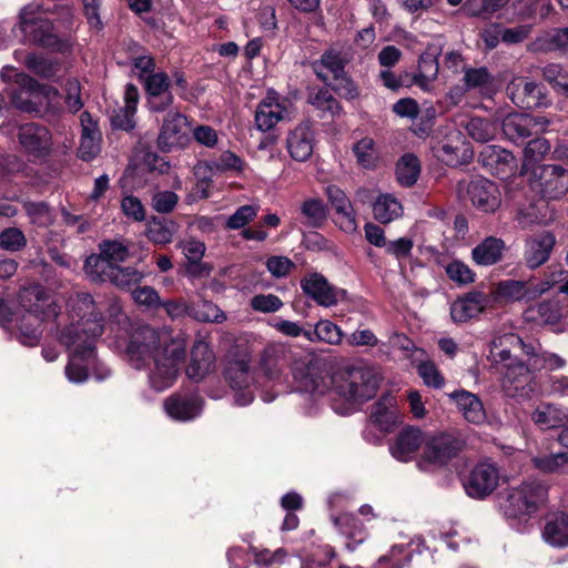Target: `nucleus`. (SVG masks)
Returning <instances> with one entry per match:
<instances>
[{"label":"nucleus","mask_w":568,"mask_h":568,"mask_svg":"<svg viewBox=\"0 0 568 568\" xmlns=\"http://www.w3.org/2000/svg\"><path fill=\"white\" fill-rule=\"evenodd\" d=\"M185 349V343L171 331L141 325L130 336L126 357L132 367L148 369L151 388L164 392L176 382Z\"/></svg>","instance_id":"1"},{"label":"nucleus","mask_w":568,"mask_h":568,"mask_svg":"<svg viewBox=\"0 0 568 568\" xmlns=\"http://www.w3.org/2000/svg\"><path fill=\"white\" fill-rule=\"evenodd\" d=\"M69 308L72 323L60 333V341L70 352L65 375L72 383H82L97 363L94 343L103 333V317L88 293L71 296Z\"/></svg>","instance_id":"2"},{"label":"nucleus","mask_w":568,"mask_h":568,"mask_svg":"<svg viewBox=\"0 0 568 568\" xmlns=\"http://www.w3.org/2000/svg\"><path fill=\"white\" fill-rule=\"evenodd\" d=\"M525 343L518 335L506 333L493 338L487 359L490 367L500 375L501 386L509 396L527 395L532 390L534 376L527 359L518 358L520 351L526 356Z\"/></svg>","instance_id":"3"},{"label":"nucleus","mask_w":568,"mask_h":568,"mask_svg":"<svg viewBox=\"0 0 568 568\" xmlns=\"http://www.w3.org/2000/svg\"><path fill=\"white\" fill-rule=\"evenodd\" d=\"M18 303L27 315L19 325L18 341L26 346H36L41 339L42 322L57 318L59 306L51 293L39 284L23 287L19 292Z\"/></svg>","instance_id":"4"},{"label":"nucleus","mask_w":568,"mask_h":568,"mask_svg":"<svg viewBox=\"0 0 568 568\" xmlns=\"http://www.w3.org/2000/svg\"><path fill=\"white\" fill-rule=\"evenodd\" d=\"M378 387V377L373 368L352 367L336 372L332 377V395L339 397L344 405L333 408L342 415L352 412L354 405L371 399Z\"/></svg>","instance_id":"5"},{"label":"nucleus","mask_w":568,"mask_h":568,"mask_svg":"<svg viewBox=\"0 0 568 568\" xmlns=\"http://www.w3.org/2000/svg\"><path fill=\"white\" fill-rule=\"evenodd\" d=\"M548 499L547 481L531 477L508 489L501 509L508 518L526 519L546 507Z\"/></svg>","instance_id":"6"},{"label":"nucleus","mask_w":568,"mask_h":568,"mask_svg":"<svg viewBox=\"0 0 568 568\" xmlns=\"http://www.w3.org/2000/svg\"><path fill=\"white\" fill-rule=\"evenodd\" d=\"M48 12L49 7L32 2L21 9L19 27L30 42L55 51H67L70 43L58 37L53 23L44 17Z\"/></svg>","instance_id":"7"},{"label":"nucleus","mask_w":568,"mask_h":568,"mask_svg":"<svg viewBox=\"0 0 568 568\" xmlns=\"http://www.w3.org/2000/svg\"><path fill=\"white\" fill-rule=\"evenodd\" d=\"M0 78L4 81L14 80L20 87V91L11 93V103L19 110L29 113H40L43 104L42 100L50 103L58 97V91L48 85L36 82L24 73H19L14 68L6 65L0 72Z\"/></svg>","instance_id":"8"},{"label":"nucleus","mask_w":568,"mask_h":568,"mask_svg":"<svg viewBox=\"0 0 568 568\" xmlns=\"http://www.w3.org/2000/svg\"><path fill=\"white\" fill-rule=\"evenodd\" d=\"M187 118L176 110H169L163 116L158 135V146L163 152L184 149L189 145Z\"/></svg>","instance_id":"9"},{"label":"nucleus","mask_w":568,"mask_h":568,"mask_svg":"<svg viewBox=\"0 0 568 568\" xmlns=\"http://www.w3.org/2000/svg\"><path fill=\"white\" fill-rule=\"evenodd\" d=\"M460 448V440L452 434H426L423 457L417 464L418 468L428 470V465L442 466L456 456Z\"/></svg>","instance_id":"10"},{"label":"nucleus","mask_w":568,"mask_h":568,"mask_svg":"<svg viewBox=\"0 0 568 568\" xmlns=\"http://www.w3.org/2000/svg\"><path fill=\"white\" fill-rule=\"evenodd\" d=\"M457 192L459 196H466L474 206L486 213L496 211L500 205L497 186L484 178H476L468 183L460 182Z\"/></svg>","instance_id":"11"},{"label":"nucleus","mask_w":568,"mask_h":568,"mask_svg":"<svg viewBox=\"0 0 568 568\" xmlns=\"http://www.w3.org/2000/svg\"><path fill=\"white\" fill-rule=\"evenodd\" d=\"M129 256L128 248L119 242H104L100 245V254L91 255L84 262V271L91 281L101 278L106 270L124 262Z\"/></svg>","instance_id":"12"},{"label":"nucleus","mask_w":568,"mask_h":568,"mask_svg":"<svg viewBox=\"0 0 568 568\" xmlns=\"http://www.w3.org/2000/svg\"><path fill=\"white\" fill-rule=\"evenodd\" d=\"M148 97V105L152 112H163L173 104V95L170 91L172 80L163 71H156L141 81Z\"/></svg>","instance_id":"13"},{"label":"nucleus","mask_w":568,"mask_h":568,"mask_svg":"<svg viewBox=\"0 0 568 568\" xmlns=\"http://www.w3.org/2000/svg\"><path fill=\"white\" fill-rule=\"evenodd\" d=\"M549 121L544 116H532L526 113L508 114L501 122L504 134L511 141L518 142L531 134L545 131Z\"/></svg>","instance_id":"14"},{"label":"nucleus","mask_w":568,"mask_h":568,"mask_svg":"<svg viewBox=\"0 0 568 568\" xmlns=\"http://www.w3.org/2000/svg\"><path fill=\"white\" fill-rule=\"evenodd\" d=\"M18 138L22 148L34 158H47L53 150V140L50 131L37 123L22 125Z\"/></svg>","instance_id":"15"},{"label":"nucleus","mask_w":568,"mask_h":568,"mask_svg":"<svg viewBox=\"0 0 568 568\" xmlns=\"http://www.w3.org/2000/svg\"><path fill=\"white\" fill-rule=\"evenodd\" d=\"M225 378L235 392L237 405L245 406L252 403L254 398V390L252 388L254 377L250 372L247 362L241 359L230 363L225 371Z\"/></svg>","instance_id":"16"},{"label":"nucleus","mask_w":568,"mask_h":568,"mask_svg":"<svg viewBox=\"0 0 568 568\" xmlns=\"http://www.w3.org/2000/svg\"><path fill=\"white\" fill-rule=\"evenodd\" d=\"M499 471L495 464L484 462L478 464L470 473L465 489L473 498H484L490 495L498 486Z\"/></svg>","instance_id":"17"},{"label":"nucleus","mask_w":568,"mask_h":568,"mask_svg":"<svg viewBox=\"0 0 568 568\" xmlns=\"http://www.w3.org/2000/svg\"><path fill=\"white\" fill-rule=\"evenodd\" d=\"M556 245V236L542 231L525 241L524 261L529 270H536L548 262Z\"/></svg>","instance_id":"18"},{"label":"nucleus","mask_w":568,"mask_h":568,"mask_svg":"<svg viewBox=\"0 0 568 568\" xmlns=\"http://www.w3.org/2000/svg\"><path fill=\"white\" fill-rule=\"evenodd\" d=\"M426 434L415 427H406L389 445L390 455L398 462L412 460L422 446H425Z\"/></svg>","instance_id":"19"},{"label":"nucleus","mask_w":568,"mask_h":568,"mask_svg":"<svg viewBox=\"0 0 568 568\" xmlns=\"http://www.w3.org/2000/svg\"><path fill=\"white\" fill-rule=\"evenodd\" d=\"M301 285L306 295L325 307L335 305L345 296V291L332 286L321 274L315 273L306 276Z\"/></svg>","instance_id":"20"},{"label":"nucleus","mask_w":568,"mask_h":568,"mask_svg":"<svg viewBox=\"0 0 568 568\" xmlns=\"http://www.w3.org/2000/svg\"><path fill=\"white\" fill-rule=\"evenodd\" d=\"M202 398L194 393H175L168 397L164 403L165 413L173 419L187 422L200 415L202 410Z\"/></svg>","instance_id":"21"},{"label":"nucleus","mask_w":568,"mask_h":568,"mask_svg":"<svg viewBox=\"0 0 568 568\" xmlns=\"http://www.w3.org/2000/svg\"><path fill=\"white\" fill-rule=\"evenodd\" d=\"M495 295L506 303L531 302L538 298L534 278L500 281L496 285Z\"/></svg>","instance_id":"22"},{"label":"nucleus","mask_w":568,"mask_h":568,"mask_svg":"<svg viewBox=\"0 0 568 568\" xmlns=\"http://www.w3.org/2000/svg\"><path fill=\"white\" fill-rule=\"evenodd\" d=\"M479 161L491 174L505 178L516 170L515 156L498 145H486L479 154Z\"/></svg>","instance_id":"23"},{"label":"nucleus","mask_w":568,"mask_h":568,"mask_svg":"<svg viewBox=\"0 0 568 568\" xmlns=\"http://www.w3.org/2000/svg\"><path fill=\"white\" fill-rule=\"evenodd\" d=\"M510 100L521 109H534L542 105L541 89L532 81L518 77L507 85Z\"/></svg>","instance_id":"24"},{"label":"nucleus","mask_w":568,"mask_h":568,"mask_svg":"<svg viewBox=\"0 0 568 568\" xmlns=\"http://www.w3.org/2000/svg\"><path fill=\"white\" fill-rule=\"evenodd\" d=\"M541 192L545 196L556 199L568 191V172L559 165H544L539 169Z\"/></svg>","instance_id":"25"},{"label":"nucleus","mask_w":568,"mask_h":568,"mask_svg":"<svg viewBox=\"0 0 568 568\" xmlns=\"http://www.w3.org/2000/svg\"><path fill=\"white\" fill-rule=\"evenodd\" d=\"M215 356L205 342H196L191 352V361L186 367L189 378L200 382L214 369Z\"/></svg>","instance_id":"26"},{"label":"nucleus","mask_w":568,"mask_h":568,"mask_svg":"<svg viewBox=\"0 0 568 568\" xmlns=\"http://www.w3.org/2000/svg\"><path fill=\"white\" fill-rule=\"evenodd\" d=\"M290 155L296 161H306L311 158L314 149V132L308 123L296 126L287 136L286 141Z\"/></svg>","instance_id":"27"},{"label":"nucleus","mask_w":568,"mask_h":568,"mask_svg":"<svg viewBox=\"0 0 568 568\" xmlns=\"http://www.w3.org/2000/svg\"><path fill=\"white\" fill-rule=\"evenodd\" d=\"M286 108L274 94H268L257 106L255 112V124L260 131L272 130L285 118Z\"/></svg>","instance_id":"28"},{"label":"nucleus","mask_w":568,"mask_h":568,"mask_svg":"<svg viewBox=\"0 0 568 568\" xmlns=\"http://www.w3.org/2000/svg\"><path fill=\"white\" fill-rule=\"evenodd\" d=\"M487 305L486 296L480 292H473L452 304L450 315L454 322L465 323L480 314Z\"/></svg>","instance_id":"29"},{"label":"nucleus","mask_w":568,"mask_h":568,"mask_svg":"<svg viewBox=\"0 0 568 568\" xmlns=\"http://www.w3.org/2000/svg\"><path fill=\"white\" fill-rule=\"evenodd\" d=\"M284 354L285 347L281 344H270L264 348L260 359V372L266 382H281Z\"/></svg>","instance_id":"30"},{"label":"nucleus","mask_w":568,"mask_h":568,"mask_svg":"<svg viewBox=\"0 0 568 568\" xmlns=\"http://www.w3.org/2000/svg\"><path fill=\"white\" fill-rule=\"evenodd\" d=\"M505 250L504 240L488 236L471 250V258L479 266H490L503 260Z\"/></svg>","instance_id":"31"},{"label":"nucleus","mask_w":568,"mask_h":568,"mask_svg":"<svg viewBox=\"0 0 568 568\" xmlns=\"http://www.w3.org/2000/svg\"><path fill=\"white\" fill-rule=\"evenodd\" d=\"M526 357L532 376L536 371H555L566 365L565 358L558 354L541 349L540 345L536 343H528L526 346Z\"/></svg>","instance_id":"32"},{"label":"nucleus","mask_w":568,"mask_h":568,"mask_svg":"<svg viewBox=\"0 0 568 568\" xmlns=\"http://www.w3.org/2000/svg\"><path fill=\"white\" fill-rule=\"evenodd\" d=\"M531 420L540 429L547 430L564 426L568 422V414L557 405L541 403L532 410Z\"/></svg>","instance_id":"33"},{"label":"nucleus","mask_w":568,"mask_h":568,"mask_svg":"<svg viewBox=\"0 0 568 568\" xmlns=\"http://www.w3.org/2000/svg\"><path fill=\"white\" fill-rule=\"evenodd\" d=\"M545 542L556 548L568 546V516L564 513L551 515L542 529Z\"/></svg>","instance_id":"34"},{"label":"nucleus","mask_w":568,"mask_h":568,"mask_svg":"<svg viewBox=\"0 0 568 568\" xmlns=\"http://www.w3.org/2000/svg\"><path fill=\"white\" fill-rule=\"evenodd\" d=\"M333 523L346 538V546L351 550L367 538V531L363 524L351 514H341L333 518Z\"/></svg>","instance_id":"35"},{"label":"nucleus","mask_w":568,"mask_h":568,"mask_svg":"<svg viewBox=\"0 0 568 568\" xmlns=\"http://www.w3.org/2000/svg\"><path fill=\"white\" fill-rule=\"evenodd\" d=\"M531 465L542 474H568V452L546 453L538 452L531 457Z\"/></svg>","instance_id":"36"},{"label":"nucleus","mask_w":568,"mask_h":568,"mask_svg":"<svg viewBox=\"0 0 568 568\" xmlns=\"http://www.w3.org/2000/svg\"><path fill=\"white\" fill-rule=\"evenodd\" d=\"M464 418L473 424H481L486 419L480 399L466 390H458L450 394Z\"/></svg>","instance_id":"37"},{"label":"nucleus","mask_w":568,"mask_h":568,"mask_svg":"<svg viewBox=\"0 0 568 568\" xmlns=\"http://www.w3.org/2000/svg\"><path fill=\"white\" fill-rule=\"evenodd\" d=\"M369 417L382 430H388L398 418L395 397L390 394L382 396L372 406Z\"/></svg>","instance_id":"38"},{"label":"nucleus","mask_w":568,"mask_h":568,"mask_svg":"<svg viewBox=\"0 0 568 568\" xmlns=\"http://www.w3.org/2000/svg\"><path fill=\"white\" fill-rule=\"evenodd\" d=\"M560 300L551 298L528 307L524 316L527 321L545 325H557L560 322Z\"/></svg>","instance_id":"39"},{"label":"nucleus","mask_w":568,"mask_h":568,"mask_svg":"<svg viewBox=\"0 0 568 568\" xmlns=\"http://www.w3.org/2000/svg\"><path fill=\"white\" fill-rule=\"evenodd\" d=\"M139 102V91L134 84H126L124 92V106L112 116L114 126L131 130L134 126V114Z\"/></svg>","instance_id":"40"},{"label":"nucleus","mask_w":568,"mask_h":568,"mask_svg":"<svg viewBox=\"0 0 568 568\" xmlns=\"http://www.w3.org/2000/svg\"><path fill=\"white\" fill-rule=\"evenodd\" d=\"M435 153L442 162L450 166L459 165L470 158L467 145L459 139L439 142Z\"/></svg>","instance_id":"41"},{"label":"nucleus","mask_w":568,"mask_h":568,"mask_svg":"<svg viewBox=\"0 0 568 568\" xmlns=\"http://www.w3.org/2000/svg\"><path fill=\"white\" fill-rule=\"evenodd\" d=\"M345 59L334 49L326 51L320 61L314 62L313 68L317 77L328 81L344 72Z\"/></svg>","instance_id":"42"},{"label":"nucleus","mask_w":568,"mask_h":568,"mask_svg":"<svg viewBox=\"0 0 568 568\" xmlns=\"http://www.w3.org/2000/svg\"><path fill=\"white\" fill-rule=\"evenodd\" d=\"M143 274L132 266H120L116 265L105 271V274H101V278H97L95 282L109 281L121 288H128L141 282Z\"/></svg>","instance_id":"43"},{"label":"nucleus","mask_w":568,"mask_h":568,"mask_svg":"<svg viewBox=\"0 0 568 568\" xmlns=\"http://www.w3.org/2000/svg\"><path fill=\"white\" fill-rule=\"evenodd\" d=\"M294 381L300 392L324 394L326 384L320 372L313 366L298 368L294 372Z\"/></svg>","instance_id":"44"},{"label":"nucleus","mask_w":568,"mask_h":568,"mask_svg":"<svg viewBox=\"0 0 568 568\" xmlns=\"http://www.w3.org/2000/svg\"><path fill=\"white\" fill-rule=\"evenodd\" d=\"M23 317H27L19 303L4 297L0 298V326L4 331H14L16 338L19 335V325Z\"/></svg>","instance_id":"45"},{"label":"nucleus","mask_w":568,"mask_h":568,"mask_svg":"<svg viewBox=\"0 0 568 568\" xmlns=\"http://www.w3.org/2000/svg\"><path fill=\"white\" fill-rule=\"evenodd\" d=\"M373 213L381 223H389L402 215L403 207L396 197L390 194H383L375 201Z\"/></svg>","instance_id":"46"},{"label":"nucleus","mask_w":568,"mask_h":568,"mask_svg":"<svg viewBox=\"0 0 568 568\" xmlns=\"http://www.w3.org/2000/svg\"><path fill=\"white\" fill-rule=\"evenodd\" d=\"M465 128L468 135L480 143L493 140L498 132V124L496 122L479 116L471 118Z\"/></svg>","instance_id":"47"},{"label":"nucleus","mask_w":568,"mask_h":568,"mask_svg":"<svg viewBox=\"0 0 568 568\" xmlns=\"http://www.w3.org/2000/svg\"><path fill=\"white\" fill-rule=\"evenodd\" d=\"M420 172V164L414 154L403 155L396 165V176L404 186H412L416 183Z\"/></svg>","instance_id":"48"},{"label":"nucleus","mask_w":568,"mask_h":568,"mask_svg":"<svg viewBox=\"0 0 568 568\" xmlns=\"http://www.w3.org/2000/svg\"><path fill=\"white\" fill-rule=\"evenodd\" d=\"M191 317L207 323H223L226 321V314L217 305L206 300L192 304Z\"/></svg>","instance_id":"49"},{"label":"nucleus","mask_w":568,"mask_h":568,"mask_svg":"<svg viewBox=\"0 0 568 568\" xmlns=\"http://www.w3.org/2000/svg\"><path fill=\"white\" fill-rule=\"evenodd\" d=\"M304 335L308 339H312V336L315 335L320 341L331 345H338L343 342V338H345L341 327L328 320L320 321L316 324L314 332H305Z\"/></svg>","instance_id":"50"},{"label":"nucleus","mask_w":568,"mask_h":568,"mask_svg":"<svg viewBox=\"0 0 568 568\" xmlns=\"http://www.w3.org/2000/svg\"><path fill=\"white\" fill-rule=\"evenodd\" d=\"M538 47L545 51H560L568 55V28L555 29L538 39Z\"/></svg>","instance_id":"51"},{"label":"nucleus","mask_w":568,"mask_h":568,"mask_svg":"<svg viewBox=\"0 0 568 568\" xmlns=\"http://www.w3.org/2000/svg\"><path fill=\"white\" fill-rule=\"evenodd\" d=\"M14 58L17 61H23L29 70L40 77L50 78L55 73V65L44 58L21 51H16Z\"/></svg>","instance_id":"52"},{"label":"nucleus","mask_w":568,"mask_h":568,"mask_svg":"<svg viewBox=\"0 0 568 568\" xmlns=\"http://www.w3.org/2000/svg\"><path fill=\"white\" fill-rule=\"evenodd\" d=\"M353 152L361 166L364 169H373L378 162V152L375 142L371 138H363L354 146Z\"/></svg>","instance_id":"53"},{"label":"nucleus","mask_w":568,"mask_h":568,"mask_svg":"<svg viewBox=\"0 0 568 568\" xmlns=\"http://www.w3.org/2000/svg\"><path fill=\"white\" fill-rule=\"evenodd\" d=\"M440 53V45L429 44L427 50L420 55L418 69L419 73H422V78L427 79V81H433L436 79L438 74V55Z\"/></svg>","instance_id":"54"},{"label":"nucleus","mask_w":568,"mask_h":568,"mask_svg":"<svg viewBox=\"0 0 568 568\" xmlns=\"http://www.w3.org/2000/svg\"><path fill=\"white\" fill-rule=\"evenodd\" d=\"M304 223L310 227H318L326 220L325 205L321 200H306L301 206Z\"/></svg>","instance_id":"55"},{"label":"nucleus","mask_w":568,"mask_h":568,"mask_svg":"<svg viewBox=\"0 0 568 568\" xmlns=\"http://www.w3.org/2000/svg\"><path fill=\"white\" fill-rule=\"evenodd\" d=\"M310 103L323 112V116L332 118L341 113V105L328 90H317L310 97Z\"/></svg>","instance_id":"56"},{"label":"nucleus","mask_w":568,"mask_h":568,"mask_svg":"<svg viewBox=\"0 0 568 568\" xmlns=\"http://www.w3.org/2000/svg\"><path fill=\"white\" fill-rule=\"evenodd\" d=\"M410 560V552L403 545L393 546L386 555L378 558L375 568H403Z\"/></svg>","instance_id":"57"},{"label":"nucleus","mask_w":568,"mask_h":568,"mask_svg":"<svg viewBox=\"0 0 568 568\" xmlns=\"http://www.w3.org/2000/svg\"><path fill=\"white\" fill-rule=\"evenodd\" d=\"M542 75L556 90L568 95V69L558 63H549L544 68Z\"/></svg>","instance_id":"58"},{"label":"nucleus","mask_w":568,"mask_h":568,"mask_svg":"<svg viewBox=\"0 0 568 568\" xmlns=\"http://www.w3.org/2000/svg\"><path fill=\"white\" fill-rule=\"evenodd\" d=\"M145 234L151 242L160 245L168 244L172 242L173 239V231L171 226L164 221L156 219H153L148 223Z\"/></svg>","instance_id":"59"},{"label":"nucleus","mask_w":568,"mask_h":568,"mask_svg":"<svg viewBox=\"0 0 568 568\" xmlns=\"http://www.w3.org/2000/svg\"><path fill=\"white\" fill-rule=\"evenodd\" d=\"M23 207L33 224L48 226L53 221L52 213L44 202H24Z\"/></svg>","instance_id":"60"},{"label":"nucleus","mask_w":568,"mask_h":568,"mask_svg":"<svg viewBox=\"0 0 568 568\" xmlns=\"http://www.w3.org/2000/svg\"><path fill=\"white\" fill-rule=\"evenodd\" d=\"M27 245V239L23 232L18 227H8L0 233V247L17 252Z\"/></svg>","instance_id":"61"},{"label":"nucleus","mask_w":568,"mask_h":568,"mask_svg":"<svg viewBox=\"0 0 568 568\" xmlns=\"http://www.w3.org/2000/svg\"><path fill=\"white\" fill-rule=\"evenodd\" d=\"M282 300L275 294H257L250 301V306L260 313H275L283 307Z\"/></svg>","instance_id":"62"},{"label":"nucleus","mask_w":568,"mask_h":568,"mask_svg":"<svg viewBox=\"0 0 568 568\" xmlns=\"http://www.w3.org/2000/svg\"><path fill=\"white\" fill-rule=\"evenodd\" d=\"M101 133L99 131L82 133L79 146V156L89 161L100 152Z\"/></svg>","instance_id":"63"},{"label":"nucleus","mask_w":568,"mask_h":568,"mask_svg":"<svg viewBox=\"0 0 568 568\" xmlns=\"http://www.w3.org/2000/svg\"><path fill=\"white\" fill-rule=\"evenodd\" d=\"M446 273L452 281L460 285H467L475 281V273L467 264L458 260L447 264Z\"/></svg>","instance_id":"64"}]
</instances>
